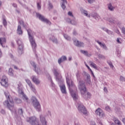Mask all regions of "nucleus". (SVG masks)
Listing matches in <instances>:
<instances>
[{"label":"nucleus","instance_id":"nucleus-42","mask_svg":"<svg viewBox=\"0 0 125 125\" xmlns=\"http://www.w3.org/2000/svg\"><path fill=\"white\" fill-rule=\"evenodd\" d=\"M68 15H69V16H72L73 17V14L71 12L69 11L68 13Z\"/></svg>","mask_w":125,"mask_h":125},{"label":"nucleus","instance_id":"nucleus-43","mask_svg":"<svg viewBox=\"0 0 125 125\" xmlns=\"http://www.w3.org/2000/svg\"><path fill=\"white\" fill-rule=\"evenodd\" d=\"M88 2H89V3H92V2H93V1H94V0H87Z\"/></svg>","mask_w":125,"mask_h":125},{"label":"nucleus","instance_id":"nucleus-28","mask_svg":"<svg viewBox=\"0 0 125 125\" xmlns=\"http://www.w3.org/2000/svg\"><path fill=\"white\" fill-rule=\"evenodd\" d=\"M90 65V66H91V67H93V68H94V69H97V66L96 65V64L95 63H94V62H91Z\"/></svg>","mask_w":125,"mask_h":125},{"label":"nucleus","instance_id":"nucleus-5","mask_svg":"<svg viewBox=\"0 0 125 125\" xmlns=\"http://www.w3.org/2000/svg\"><path fill=\"white\" fill-rule=\"evenodd\" d=\"M31 100L33 101L34 108H36L37 111L40 112V111H41V104H40V103L38 102V100H37L35 97H32Z\"/></svg>","mask_w":125,"mask_h":125},{"label":"nucleus","instance_id":"nucleus-9","mask_svg":"<svg viewBox=\"0 0 125 125\" xmlns=\"http://www.w3.org/2000/svg\"><path fill=\"white\" fill-rule=\"evenodd\" d=\"M96 115L99 116L100 118H104L105 117V113L103 112V110L100 108H98L95 111Z\"/></svg>","mask_w":125,"mask_h":125},{"label":"nucleus","instance_id":"nucleus-21","mask_svg":"<svg viewBox=\"0 0 125 125\" xmlns=\"http://www.w3.org/2000/svg\"><path fill=\"white\" fill-rule=\"evenodd\" d=\"M84 63L85 64V62H84ZM85 66L87 67V69L91 72V74L92 75L93 78H95V76L94 75V73H93V71H92V70L91 69L90 67L87 65V64H85Z\"/></svg>","mask_w":125,"mask_h":125},{"label":"nucleus","instance_id":"nucleus-32","mask_svg":"<svg viewBox=\"0 0 125 125\" xmlns=\"http://www.w3.org/2000/svg\"><path fill=\"white\" fill-rule=\"evenodd\" d=\"M53 42H55L56 43H57V39H55V37L54 36L52 37V39H51Z\"/></svg>","mask_w":125,"mask_h":125},{"label":"nucleus","instance_id":"nucleus-13","mask_svg":"<svg viewBox=\"0 0 125 125\" xmlns=\"http://www.w3.org/2000/svg\"><path fill=\"white\" fill-rule=\"evenodd\" d=\"M74 43L75 45H76V46H78L79 47H81V46H83L84 44L82 42H79V41L75 40L74 41Z\"/></svg>","mask_w":125,"mask_h":125},{"label":"nucleus","instance_id":"nucleus-22","mask_svg":"<svg viewBox=\"0 0 125 125\" xmlns=\"http://www.w3.org/2000/svg\"><path fill=\"white\" fill-rule=\"evenodd\" d=\"M62 1H63V3H62L61 6L62 8L63 9H65V8H66V6H65V3H67V1H66V0H62Z\"/></svg>","mask_w":125,"mask_h":125},{"label":"nucleus","instance_id":"nucleus-40","mask_svg":"<svg viewBox=\"0 0 125 125\" xmlns=\"http://www.w3.org/2000/svg\"><path fill=\"white\" fill-rule=\"evenodd\" d=\"M108 63L109 66L111 67V68H114V65H113V63H112V62H109Z\"/></svg>","mask_w":125,"mask_h":125},{"label":"nucleus","instance_id":"nucleus-14","mask_svg":"<svg viewBox=\"0 0 125 125\" xmlns=\"http://www.w3.org/2000/svg\"><path fill=\"white\" fill-rule=\"evenodd\" d=\"M6 43V39L4 38H0V44L3 46Z\"/></svg>","mask_w":125,"mask_h":125},{"label":"nucleus","instance_id":"nucleus-56","mask_svg":"<svg viewBox=\"0 0 125 125\" xmlns=\"http://www.w3.org/2000/svg\"><path fill=\"white\" fill-rule=\"evenodd\" d=\"M13 5L15 7H16V6H17V5H16V4H14Z\"/></svg>","mask_w":125,"mask_h":125},{"label":"nucleus","instance_id":"nucleus-15","mask_svg":"<svg viewBox=\"0 0 125 125\" xmlns=\"http://www.w3.org/2000/svg\"><path fill=\"white\" fill-rule=\"evenodd\" d=\"M66 60H67V58L66 57V56H63L58 60V63L59 64H61L62 62Z\"/></svg>","mask_w":125,"mask_h":125},{"label":"nucleus","instance_id":"nucleus-16","mask_svg":"<svg viewBox=\"0 0 125 125\" xmlns=\"http://www.w3.org/2000/svg\"><path fill=\"white\" fill-rule=\"evenodd\" d=\"M32 81L34 83H36V84H39L40 83V82L36 76H32Z\"/></svg>","mask_w":125,"mask_h":125},{"label":"nucleus","instance_id":"nucleus-4","mask_svg":"<svg viewBox=\"0 0 125 125\" xmlns=\"http://www.w3.org/2000/svg\"><path fill=\"white\" fill-rule=\"evenodd\" d=\"M27 31L28 33L29 42H30L31 46L32 48L35 49L36 48V47H37V43H36V42H35L34 37L31 35V34H32V31L31 30V29H28L27 30Z\"/></svg>","mask_w":125,"mask_h":125},{"label":"nucleus","instance_id":"nucleus-33","mask_svg":"<svg viewBox=\"0 0 125 125\" xmlns=\"http://www.w3.org/2000/svg\"><path fill=\"white\" fill-rule=\"evenodd\" d=\"M64 38H65V39H66V40H67V41H69L70 40V37L68 36V35H66V34H64L63 35Z\"/></svg>","mask_w":125,"mask_h":125},{"label":"nucleus","instance_id":"nucleus-31","mask_svg":"<svg viewBox=\"0 0 125 125\" xmlns=\"http://www.w3.org/2000/svg\"><path fill=\"white\" fill-rule=\"evenodd\" d=\"M83 12L85 16H87V17H90V15H88V14H87V11L83 10Z\"/></svg>","mask_w":125,"mask_h":125},{"label":"nucleus","instance_id":"nucleus-3","mask_svg":"<svg viewBox=\"0 0 125 125\" xmlns=\"http://www.w3.org/2000/svg\"><path fill=\"white\" fill-rule=\"evenodd\" d=\"M4 94L6 96L7 100L4 102V104L7 105V108L10 111H13L14 109V102L13 99L11 97V96L9 95L8 92H5Z\"/></svg>","mask_w":125,"mask_h":125},{"label":"nucleus","instance_id":"nucleus-57","mask_svg":"<svg viewBox=\"0 0 125 125\" xmlns=\"http://www.w3.org/2000/svg\"><path fill=\"white\" fill-rule=\"evenodd\" d=\"M76 33H77V32L76 31H74L73 35H76Z\"/></svg>","mask_w":125,"mask_h":125},{"label":"nucleus","instance_id":"nucleus-51","mask_svg":"<svg viewBox=\"0 0 125 125\" xmlns=\"http://www.w3.org/2000/svg\"><path fill=\"white\" fill-rule=\"evenodd\" d=\"M86 78L88 80H90V75H87Z\"/></svg>","mask_w":125,"mask_h":125},{"label":"nucleus","instance_id":"nucleus-30","mask_svg":"<svg viewBox=\"0 0 125 125\" xmlns=\"http://www.w3.org/2000/svg\"><path fill=\"white\" fill-rule=\"evenodd\" d=\"M31 65H32V66L34 67V68H35V72H36V73H37V74H39V72H38L37 71V70H36V68H37V65H36V64H35V62H31Z\"/></svg>","mask_w":125,"mask_h":125},{"label":"nucleus","instance_id":"nucleus-50","mask_svg":"<svg viewBox=\"0 0 125 125\" xmlns=\"http://www.w3.org/2000/svg\"><path fill=\"white\" fill-rule=\"evenodd\" d=\"M120 80L121 81H124L125 79L124 78V77L123 76H121L120 77Z\"/></svg>","mask_w":125,"mask_h":125},{"label":"nucleus","instance_id":"nucleus-55","mask_svg":"<svg viewBox=\"0 0 125 125\" xmlns=\"http://www.w3.org/2000/svg\"><path fill=\"white\" fill-rule=\"evenodd\" d=\"M68 60L69 61H71V60H72V58L71 57L69 58Z\"/></svg>","mask_w":125,"mask_h":125},{"label":"nucleus","instance_id":"nucleus-47","mask_svg":"<svg viewBox=\"0 0 125 125\" xmlns=\"http://www.w3.org/2000/svg\"><path fill=\"white\" fill-rule=\"evenodd\" d=\"M109 21L110 22V23H115V21H113V20H111V19H110L109 20Z\"/></svg>","mask_w":125,"mask_h":125},{"label":"nucleus","instance_id":"nucleus-10","mask_svg":"<svg viewBox=\"0 0 125 125\" xmlns=\"http://www.w3.org/2000/svg\"><path fill=\"white\" fill-rule=\"evenodd\" d=\"M78 110L80 112L83 113L84 115H86L87 114V111H86V109H85V107L83 105H80L78 106Z\"/></svg>","mask_w":125,"mask_h":125},{"label":"nucleus","instance_id":"nucleus-62","mask_svg":"<svg viewBox=\"0 0 125 125\" xmlns=\"http://www.w3.org/2000/svg\"><path fill=\"white\" fill-rule=\"evenodd\" d=\"M12 44H13V43H12Z\"/></svg>","mask_w":125,"mask_h":125},{"label":"nucleus","instance_id":"nucleus-29","mask_svg":"<svg viewBox=\"0 0 125 125\" xmlns=\"http://www.w3.org/2000/svg\"><path fill=\"white\" fill-rule=\"evenodd\" d=\"M81 52L82 53H83V54H84L85 55H86V56H88V53L87 52V51L81 50Z\"/></svg>","mask_w":125,"mask_h":125},{"label":"nucleus","instance_id":"nucleus-26","mask_svg":"<svg viewBox=\"0 0 125 125\" xmlns=\"http://www.w3.org/2000/svg\"><path fill=\"white\" fill-rule=\"evenodd\" d=\"M19 42H21V41L20 40H19L18 41V43H19V48L21 50H22L23 49V45L21 44H19Z\"/></svg>","mask_w":125,"mask_h":125},{"label":"nucleus","instance_id":"nucleus-2","mask_svg":"<svg viewBox=\"0 0 125 125\" xmlns=\"http://www.w3.org/2000/svg\"><path fill=\"white\" fill-rule=\"evenodd\" d=\"M66 83L72 97H73L74 100H76V99L78 98V96L74 91V89L77 90V87H76L75 84L73 83V81H72L71 79H69L68 78H66Z\"/></svg>","mask_w":125,"mask_h":125},{"label":"nucleus","instance_id":"nucleus-1","mask_svg":"<svg viewBox=\"0 0 125 125\" xmlns=\"http://www.w3.org/2000/svg\"><path fill=\"white\" fill-rule=\"evenodd\" d=\"M78 88L80 91L81 94L84 98H90L91 94L87 92L85 83L83 81H80L78 83Z\"/></svg>","mask_w":125,"mask_h":125},{"label":"nucleus","instance_id":"nucleus-49","mask_svg":"<svg viewBox=\"0 0 125 125\" xmlns=\"http://www.w3.org/2000/svg\"><path fill=\"white\" fill-rule=\"evenodd\" d=\"M122 33H123V34H125V28H122Z\"/></svg>","mask_w":125,"mask_h":125},{"label":"nucleus","instance_id":"nucleus-7","mask_svg":"<svg viewBox=\"0 0 125 125\" xmlns=\"http://www.w3.org/2000/svg\"><path fill=\"white\" fill-rule=\"evenodd\" d=\"M27 122L31 124L32 125H36L38 124V119L36 117L27 118Z\"/></svg>","mask_w":125,"mask_h":125},{"label":"nucleus","instance_id":"nucleus-27","mask_svg":"<svg viewBox=\"0 0 125 125\" xmlns=\"http://www.w3.org/2000/svg\"><path fill=\"white\" fill-rule=\"evenodd\" d=\"M108 8L109 10H111L112 11V10H114V7H113V6H112V4L111 3H109L108 4Z\"/></svg>","mask_w":125,"mask_h":125},{"label":"nucleus","instance_id":"nucleus-12","mask_svg":"<svg viewBox=\"0 0 125 125\" xmlns=\"http://www.w3.org/2000/svg\"><path fill=\"white\" fill-rule=\"evenodd\" d=\"M53 73L55 76H56L57 80H59V79H61V78H62V76H61V74H60L59 72H57V70L54 69Z\"/></svg>","mask_w":125,"mask_h":125},{"label":"nucleus","instance_id":"nucleus-23","mask_svg":"<svg viewBox=\"0 0 125 125\" xmlns=\"http://www.w3.org/2000/svg\"><path fill=\"white\" fill-rule=\"evenodd\" d=\"M8 74L9 76H11V77H13V69H12V68L9 69Z\"/></svg>","mask_w":125,"mask_h":125},{"label":"nucleus","instance_id":"nucleus-19","mask_svg":"<svg viewBox=\"0 0 125 125\" xmlns=\"http://www.w3.org/2000/svg\"><path fill=\"white\" fill-rule=\"evenodd\" d=\"M40 120L41 121L42 125H46V121H45V119L42 117V116H40Z\"/></svg>","mask_w":125,"mask_h":125},{"label":"nucleus","instance_id":"nucleus-25","mask_svg":"<svg viewBox=\"0 0 125 125\" xmlns=\"http://www.w3.org/2000/svg\"><path fill=\"white\" fill-rule=\"evenodd\" d=\"M114 122L115 124H116V125H122V123H121V122H120L119 121V120L115 118L114 119Z\"/></svg>","mask_w":125,"mask_h":125},{"label":"nucleus","instance_id":"nucleus-41","mask_svg":"<svg viewBox=\"0 0 125 125\" xmlns=\"http://www.w3.org/2000/svg\"><path fill=\"white\" fill-rule=\"evenodd\" d=\"M53 7V6H52V4L50 3H49V9H51Z\"/></svg>","mask_w":125,"mask_h":125},{"label":"nucleus","instance_id":"nucleus-61","mask_svg":"<svg viewBox=\"0 0 125 125\" xmlns=\"http://www.w3.org/2000/svg\"><path fill=\"white\" fill-rule=\"evenodd\" d=\"M12 56H12V55H11V57H12Z\"/></svg>","mask_w":125,"mask_h":125},{"label":"nucleus","instance_id":"nucleus-52","mask_svg":"<svg viewBox=\"0 0 125 125\" xmlns=\"http://www.w3.org/2000/svg\"><path fill=\"white\" fill-rule=\"evenodd\" d=\"M117 42H118V43H121V42H120V39L119 38L117 39Z\"/></svg>","mask_w":125,"mask_h":125},{"label":"nucleus","instance_id":"nucleus-59","mask_svg":"<svg viewBox=\"0 0 125 125\" xmlns=\"http://www.w3.org/2000/svg\"><path fill=\"white\" fill-rule=\"evenodd\" d=\"M117 33L120 34V31H118Z\"/></svg>","mask_w":125,"mask_h":125},{"label":"nucleus","instance_id":"nucleus-35","mask_svg":"<svg viewBox=\"0 0 125 125\" xmlns=\"http://www.w3.org/2000/svg\"><path fill=\"white\" fill-rule=\"evenodd\" d=\"M37 8L38 9H41L42 8V6L41 5V2L40 3H37Z\"/></svg>","mask_w":125,"mask_h":125},{"label":"nucleus","instance_id":"nucleus-37","mask_svg":"<svg viewBox=\"0 0 125 125\" xmlns=\"http://www.w3.org/2000/svg\"><path fill=\"white\" fill-rule=\"evenodd\" d=\"M19 113L21 115H22L23 114V110L21 108L19 109Z\"/></svg>","mask_w":125,"mask_h":125},{"label":"nucleus","instance_id":"nucleus-58","mask_svg":"<svg viewBox=\"0 0 125 125\" xmlns=\"http://www.w3.org/2000/svg\"><path fill=\"white\" fill-rule=\"evenodd\" d=\"M1 5V2L0 1V6Z\"/></svg>","mask_w":125,"mask_h":125},{"label":"nucleus","instance_id":"nucleus-17","mask_svg":"<svg viewBox=\"0 0 125 125\" xmlns=\"http://www.w3.org/2000/svg\"><path fill=\"white\" fill-rule=\"evenodd\" d=\"M60 87L62 93L66 94L67 93V92L66 91V87L65 86V85L64 84H62V86H60Z\"/></svg>","mask_w":125,"mask_h":125},{"label":"nucleus","instance_id":"nucleus-45","mask_svg":"<svg viewBox=\"0 0 125 125\" xmlns=\"http://www.w3.org/2000/svg\"><path fill=\"white\" fill-rule=\"evenodd\" d=\"M99 58H105V57H104V56H102V55H99Z\"/></svg>","mask_w":125,"mask_h":125},{"label":"nucleus","instance_id":"nucleus-48","mask_svg":"<svg viewBox=\"0 0 125 125\" xmlns=\"http://www.w3.org/2000/svg\"><path fill=\"white\" fill-rule=\"evenodd\" d=\"M106 32L108 33V34H112V31L108 30H106Z\"/></svg>","mask_w":125,"mask_h":125},{"label":"nucleus","instance_id":"nucleus-44","mask_svg":"<svg viewBox=\"0 0 125 125\" xmlns=\"http://www.w3.org/2000/svg\"><path fill=\"white\" fill-rule=\"evenodd\" d=\"M19 23L21 25H24V22L22 21H20Z\"/></svg>","mask_w":125,"mask_h":125},{"label":"nucleus","instance_id":"nucleus-6","mask_svg":"<svg viewBox=\"0 0 125 125\" xmlns=\"http://www.w3.org/2000/svg\"><path fill=\"white\" fill-rule=\"evenodd\" d=\"M1 85L4 87H8V79L6 76H3L0 82Z\"/></svg>","mask_w":125,"mask_h":125},{"label":"nucleus","instance_id":"nucleus-60","mask_svg":"<svg viewBox=\"0 0 125 125\" xmlns=\"http://www.w3.org/2000/svg\"><path fill=\"white\" fill-rule=\"evenodd\" d=\"M49 79H50V80H51V77H49Z\"/></svg>","mask_w":125,"mask_h":125},{"label":"nucleus","instance_id":"nucleus-54","mask_svg":"<svg viewBox=\"0 0 125 125\" xmlns=\"http://www.w3.org/2000/svg\"><path fill=\"white\" fill-rule=\"evenodd\" d=\"M1 55H2L1 51L0 50V57H1Z\"/></svg>","mask_w":125,"mask_h":125},{"label":"nucleus","instance_id":"nucleus-38","mask_svg":"<svg viewBox=\"0 0 125 125\" xmlns=\"http://www.w3.org/2000/svg\"><path fill=\"white\" fill-rule=\"evenodd\" d=\"M3 24L4 25L6 26L7 22H6V20H5V19L3 20Z\"/></svg>","mask_w":125,"mask_h":125},{"label":"nucleus","instance_id":"nucleus-39","mask_svg":"<svg viewBox=\"0 0 125 125\" xmlns=\"http://www.w3.org/2000/svg\"><path fill=\"white\" fill-rule=\"evenodd\" d=\"M105 110L108 111V112H110V111H111V108H110V107L109 106H106L105 107Z\"/></svg>","mask_w":125,"mask_h":125},{"label":"nucleus","instance_id":"nucleus-46","mask_svg":"<svg viewBox=\"0 0 125 125\" xmlns=\"http://www.w3.org/2000/svg\"><path fill=\"white\" fill-rule=\"evenodd\" d=\"M104 90L105 92H108V89L106 87L104 88Z\"/></svg>","mask_w":125,"mask_h":125},{"label":"nucleus","instance_id":"nucleus-34","mask_svg":"<svg viewBox=\"0 0 125 125\" xmlns=\"http://www.w3.org/2000/svg\"><path fill=\"white\" fill-rule=\"evenodd\" d=\"M30 87L31 90H32V91H33L34 92H36V88H35V87H34V86H33V85L30 86Z\"/></svg>","mask_w":125,"mask_h":125},{"label":"nucleus","instance_id":"nucleus-11","mask_svg":"<svg viewBox=\"0 0 125 125\" xmlns=\"http://www.w3.org/2000/svg\"><path fill=\"white\" fill-rule=\"evenodd\" d=\"M19 93L22 95V98L23 100H24V101H26V102H28V97L26 96V95L24 94V92H23V91H22V90H19Z\"/></svg>","mask_w":125,"mask_h":125},{"label":"nucleus","instance_id":"nucleus-53","mask_svg":"<svg viewBox=\"0 0 125 125\" xmlns=\"http://www.w3.org/2000/svg\"><path fill=\"white\" fill-rule=\"evenodd\" d=\"M14 69H16V70H17L18 69V68L17 67V66H16V65H14Z\"/></svg>","mask_w":125,"mask_h":125},{"label":"nucleus","instance_id":"nucleus-20","mask_svg":"<svg viewBox=\"0 0 125 125\" xmlns=\"http://www.w3.org/2000/svg\"><path fill=\"white\" fill-rule=\"evenodd\" d=\"M98 43L102 47H103V48H104V49H106L107 48V47H106V45H105V43H101V42L99 41H97Z\"/></svg>","mask_w":125,"mask_h":125},{"label":"nucleus","instance_id":"nucleus-24","mask_svg":"<svg viewBox=\"0 0 125 125\" xmlns=\"http://www.w3.org/2000/svg\"><path fill=\"white\" fill-rule=\"evenodd\" d=\"M26 83H27V84L29 85V87H31L33 85V84L29 79H26L25 80Z\"/></svg>","mask_w":125,"mask_h":125},{"label":"nucleus","instance_id":"nucleus-36","mask_svg":"<svg viewBox=\"0 0 125 125\" xmlns=\"http://www.w3.org/2000/svg\"><path fill=\"white\" fill-rule=\"evenodd\" d=\"M21 102H22L21 100H20L19 99H16V103H17V104H19V103H21Z\"/></svg>","mask_w":125,"mask_h":125},{"label":"nucleus","instance_id":"nucleus-18","mask_svg":"<svg viewBox=\"0 0 125 125\" xmlns=\"http://www.w3.org/2000/svg\"><path fill=\"white\" fill-rule=\"evenodd\" d=\"M17 33L19 35H22V34H23V31H22V29L21 28V26L18 25V29L17 30Z\"/></svg>","mask_w":125,"mask_h":125},{"label":"nucleus","instance_id":"nucleus-8","mask_svg":"<svg viewBox=\"0 0 125 125\" xmlns=\"http://www.w3.org/2000/svg\"><path fill=\"white\" fill-rule=\"evenodd\" d=\"M36 15L37 17H38V18H39L40 20H41V21L45 22V23H47V24H50V21H49L48 20H47V19L44 18L43 16H42L39 13H37Z\"/></svg>","mask_w":125,"mask_h":125}]
</instances>
